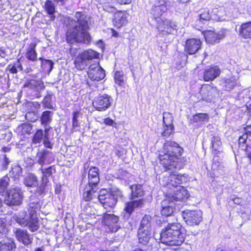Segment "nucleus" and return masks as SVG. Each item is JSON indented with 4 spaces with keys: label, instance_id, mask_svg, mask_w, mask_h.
<instances>
[{
    "label": "nucleus",
    "instance_id": "nucleus-32",
    "mask_svg": "<svg viewBox=\"0 0 251 251\" xmlns=\"http://www.w3.org/2000/svg\"><path fill=\"white\" fill-rule=\"evenodd\" d=\"M131 190V198L132 199L140 197L144 195V191L142 185L134 184L130 186Z\"/></svg>",
    "mask_w": 251,
    "mask_h": 251
},
{
    "label": "nucleus",
    "instance_id": "nucleus-3",
    "mask_svg": "<svg viewBox=\"0 0 251 251\" xmlns=\"http://www.w3.org/2000/svg\"><path fill=\"white\" fill-rule=\"evenodd\" d=\"M176 172L170 173L169 175H164L160 179V183L164 187L174 189L167 192L166 198L171 201H182L189 197V194L184 187L179 186L187 181V177L185 174H177Z\"/></svg>",
    "mask_w": 251,
    "mask_h": 251
},
{
    "label": "nucleus",
    "instance_id": "nucleus-30",
    "mask_svg": "<svg viewBox=\"0 0 251 251\" xmlns=\"http://www.w3.org/2000/svg\"><path fill=\"white\" fill-rule=\"evenodd\" d=\"M151 217L149 215H145L142 218L138 229L151 230Z\"/></svg>",
    "mask_w": 251,
    "mask_h": 251
},
{
    "label": "nucleus",
    "instance_id": "nucleus-42",
    "mask_svg": "<svg viewBox=\"0 0 251 251\" xmlns=\"http://www.w3.org/2000/svg\"><path fill=\"white\" fill-rule=\"evenodd\" d=\"M22 174V169L19 165H15L12 166L11 170L9 172L11 176L15 179H18Z\"/></svg>",
    "mask_w": 251,
    "mask_h": 251
},
{
    "label": "nucleus",
    "instance_id": "nucleus-12",
    "mask_svg": "<svg viewBox=\"0 0 251 251\" xmlns=\"http://www.w3.org/2000/svg\"><path fill=\"white\" fill-rule=\"evenodd\" d=\"M111 97L106 95H100L96 97L93 102V105L98 111H105L110 105Z\"/></svg>",
    "mask_w": 251,
    "mask_h": 251
},
{
    "label": "nucleus",
    "instance_id": "nucleus-22",
    "mask_svg": "<svg viewBox=\"0 0 251 251\" xmlns=\"http://www.w3.org/2000/svg\"><path fill=\"white\" fill-rule=\"evenodd\" d=\"M174 201H171L167 198L161 203V214L166 217L171 216L174 212Z\"/></svg>",
    "mask_w": 251,
    "mask_h": 251
},
{
    "label": "nucleus",
    "instance_id": "nucleus-31",
    "mask_svg": "<svg viewBox=\"0 0 251 251\" xmlns=\"http://www.w3.org/2000/svg\"><path fill=\"white\" fill-rule=\"evenodd\" d=\"M212 148L215 154H217L222 151V143L219 137L214 136L211 139Z\"/></svg>",
    "mask_w": 251,
    "mask_h": 251
},
{
    "label": "nucleus",
    "instance_id": "nucleus-50",
    "mask_svg": "<svg viewBox=\"0 0 251 251\" xmlns=\"http://www.w3.org/2000/svg\"><path fill=\"white\" fill-rule=\"evenodd\" d=\"M163 123L165 126H173V116L170 113H164L163 114Z\"/></svg>",
    "mask_w": 251,
    "mask_h": 251
},
{
    "label": "nucleus",
    "instance_id": "nucleus-48",
    "mask_svg": "<svg viewBox=\"0 0 251 251\" xmlns=\"http://www.w3.org/2000/svg\"><path fill=\"white\" fill-rule=\"evenodd\" d=\"M115 81L116 84L122 86L124 83V75L122 71H117L115 74Z\"/></svg>",
    "mask_w": 251,
    "mask_h": 251
},
{
    "label": "nucleus",
    "instance_id": "nucleus-24",
    "mask_svg": "<svg viewBox=\"0 0 251 251\" xmlns=\"http://www.w3.org/2000/svg\"><path fill=\"white\" fill-rule=\"evenodd\" d=\"M97 186L89 185L83 190V198L86 201H89L94 197H98Z\"/></svg>",
    "mask_w": 251,
    "mask_h": 251
},
{
    "label": "nucleus",
    "instance_id": "nucleus-38",
    "mask_svg": "<svg viewBox=\"0 0 251 251\" xmlns=\"http://www.w3.org/2000/svg\"><path fill=\"white\" fill-rule=\"evenodd\" d=\"M212 13L217 17V18H215V20L220 21L226 20V12L225 8L221 7L219 8L213 9Z\"/></svg>",
    "mask_w": 251,
    "mask_h": 251
},
{
    "label": "nucleus",
    "instance_id": "nucleus-63",
    "mask_svg": "<svg viewBox=\"0 0 251 251\" xmlns=\"http://www.w3.org/2000/svg\"><path fill=\"white\" fill-rule=\"evenodd\" d=\"M232 201H233L234 203L236 204H240L242 202V200L239 198H235L234 199H232Z\"/></svg>",
    "mask_w": 251,
    "mask_h": 251
},
{
    "label": "nucleus",
    "instance_id": "nucleus-27",
    "mask_svg": "<svg viewBox=\"0 0 251 251\" xmlns=\"http://www.w3.org/2000/svg\"><path fill=\"white\" fill-rule=\"evenodd\" d=\"M151 230L145 229H138V237L140 243L143 245L147 244L151 236Z\"/></svg>",
    "mask_w": 251,
    "mask_h": 251
},
{
    "label": "nucleus",
    "instance_id": "nucleus-57",
    "mask_svg": "<svg viewBox=\"0 0 251 251\" xmlns=\"http://www.w3.org/2000/svg\"><path fill=\"white\" fill-rule=\"evenodd\" d=\"M79 116V112L77 111L73 113V127L75 128L79 126L77 119Z\"/></svg>",
    "mask_w": 251,
    "mask_h": 251
},
{
    "label": "nucleus",
    "instance_id": "nucleus-64",
    "mask_svg": "<svg viewBox=\"0 0 251 251\" xmlns=\"http://www.w3.org/2000/svg\"><path fill=\"white\" fill-rule=\"evenodd\" d=\"M247 133H249L251 136V125L248 126L245 128Z\"/></svg>",
    "mask_w": 251,
    "mask_h": 251
},
{
    "label": "nucleus",
    "instance_id": "nucleus-60",
    "mask_svg": "<svg viewBox=\"0 0 251 251\" xmlns=\"http://www.w3.org/2000/svg\"><path fill=\"white\" fill-rule=\"evenodd\" d=\"M8 68L9 71L12 74H16L17 73V69H16L14 64L13 65H9Z\"/></svg>",
    "mask_w": 251,
    "mask_h": 251
},
{
    "label": "nucleus",
    "instance_id": "nucleus-29",
    "mask_svg": "<svg viewBox=\"0 0 251 251\" xmlns=\"http://www.w3.org/2000/svg\"><path fill=\"white\" fill-rule=\"evenodd\" d=\"M24 183L27 187H37L38 183L37 177L33 174H29L25 177Z\"/></svg>",
    "mask_w": 251,
    "mask_h": 251
},
{
    "label": "nucleus",
    "instance_id": "nucleus-49",
    "mask_svg": "<svg viewBox=\"0 0 251 251\" xmlns=\"http://www.w3.org/2000/svg\"><path fill=\"white\" fill-rule=\"evenodd\" d=\"M51 99H52V95L48 94L44 99V100L42 101L43 104L44 106L48 109H52L53 106L51 104Z\"/></svg>",
    "mask_w": 251,
    "mask_h": 251
},
{
    "label": "nucleus",
    "instance_id": "nucleus-16",
    "mask_svg": "<svg viewBox=\"0 0 251 251\" xmlns=\"http://www.w3.org/2000/svg\"><path fill=\"white\" fill-rule=\"evenodd\" d=\"M24 87H28L30 89L34 90L37 92L35 94V97L37 98H39L41 97L40 92L44 89L45 86L41 80L30 79L25 83Z\"/></svg>",
    "mask_w": 251,
    "mask_h": 251
},
{
    "label": "nucleus",
    "instance_id": "nucleus-15",
    "mask_svg": "<svg viewBox=\"0 0 251 251\" xmlns=\"http://www.w3.org/2000/svg\"><path fill=\"white\" fill-rule=\"evenodd\" d=\"M201 43L199 39L191 38L186 40L185 45V51L188 54H195L201 48Z\"/></svg>",
    "mask_w": 251,
    "mask_h": 251
},
{
    "label": "nucleus",
    "instance_id": "nucleus-1",
    "mask_svg": "<svg viewBox=\"0 0 251 251\" xmlns=\"http://www.w3.org/2000/svg\"><path fill=\"white\" fill-rule=\"evenodd\" d=\"M182 151L183 149L177 143L171 141H166L159 156L160 163L165 171L175 172L183 167L184 164L180 158Z\"/></svg>",
    "mask_w": 251,
    "mask_h": 251
},
{
    "label": "nucleus",
    "instance_id": "nucleus-17",
    "mask_svg": "<svg viewBox=\"0 0 251 251\" xmlns=\"http://www.w3.org/2000/svg\"><path fill=\"white\" fill-rule=\"evenodd\" d=\"M15 233L17 240L25 245L27 246L32 243V236L30 235L27 230L18 229L16 230Z\"/></svg>",
    "mask_w": 251,
    "mask_h": 251
},
{
    "label": "nucleus",
    "instance_id": "nucleus-23",
    "mask_svg": "<svg viewBox=\"0 0 251 251\" xmlns=\"http://www.w3.org/2000/svg\"><path fill=\"white\" fill-rule=\"evenodd\" d=\"M99 170L95 167H91L88 172V184L97 186L100 181Z\"/></svg>",
    "mask_w": 251,
    "mask_h": 251
},
{
    "label": "nucleus",
    "instance_id": "nucleus-37",
    "mask_svg": "<svg viewBox=\"0 0 251 251\" xmlns=\"http://www.w3.org/2000/svg\"><path fill=\"white\" fill-rule=\"evenodd\" d=\"M36 46V44L32 43L28 48L26 53V57L28 60L35 61L37 59V53L35 50Z\"/></svg>",
    "mask_w": 251,
    "mask_h": 251
},
{
    "label": "nucleus",
    "instance_id": "nucleus-28",
    "mask_svg": "<svg viewBox=\"0 0 251 251\" xmlns=\"http://www.w3.org/2000/svg\"><path fill=\"white\" fill-rule=\"evenodd\" d=\"M114 22L115 26L120 28L126 25L127 20L125 14L122 12L115 13L114 16Z\"/></svg>",
    "mask_w": 251,
    "mask_h": 251
},
{
    "label": "nucleus",
    "instance_id": "nucleus-20",
    "mask_svg": "<svg viewBox=\"0 0 251 251\" xmlns=\"http://www.w3.org/2000/svg\"><path fill=\"white\" fill-rule=\"evenodd\" d=\"M238 84V79L234 76H231L229 78H223L221 83L223 89L227 91L232 90Z\"/></svg>",
    "mask_w": 251,
    "mask_h": 251
},
{
    "label": "nucleus",
    "instance_id": "nucleus-58",
    "mask_svg": "<svg viewBox=\"0 0 251 251\" xmlns=\"http://www.w3.org/2000/svg\"><path fill=\"white\" fill-rule=\"evenodd\" d=\"M47 134H48V131L47 130H45V139L44 140V145L47 148H51L52 145L50 143L48 138L47 137Z\"/></svg>",
    "mask_w": 251,
    "mask_h": 251
},
{
    "label": "nucleus",
    "instance_id": "nucleus-35",
    "mask_svg": "<svg viewBox=\"0 0 251 251\" xmlns=\"http://www.w3.org/2000/svg\"><path fill=\"white\" fill-rule=\"evenodd\" d=\"M27 226L29 229L32 232H34L38 229L39 225L38 220L36 218V215H34V213H32V214L30 215V221Z\"/></svg>",
    "mask_w": 251,
    "mask_h": 251
},
{
    "label": "nucleus",
    "instance_id": "nucleus-26",
    "mask_svg": "<svg viewBox=\"0 0 251 251\" xmlns=\"http://www.w3.org/2000/svg\"><path fill=\"white\" fill-rule=\"evenodd\" d=\"M16 248L12 239H5L0 242V251H13Z\"/></svg>",
    "mask_w": 251,
    "mask_h": 251
},
{
    "label": "nucleus",
    "instance_id": "nucleus-45",
    "mask_svg": "<svg viewBox=\"0 0 251 251\" xmlns=\"http://www.w3.org/2000/svg\"><path fill=\"white\" fill-rule=\"evenodd\" d=\"M9 178L4 176L0 179V194L2 195L9 184Z\"/></svg>",
    "mask_w": 251,
    "mask_h": 251
},
{
    "label": "nucleus",
    "instance_id": "nucleus-21",
    "mask_svg": "<svg viewBox=\"0 0 251 251\" xmlns=\"http://www.w3.org/2000/svg\"><path fill=\"white\" fill-rule=\"evenodd\" d=\"M204 35L206 42L212 44L219 42L225 37L223 32L217 33L213 31H206Z\"/></svg>",
    "mask_w": 251,
    "mask_h": 251
},
{
    "label": "nucleus",
    "instance_id": "nucleus-46",
    "mask_svg": "<svg viewBox=\"0 0 251 251\" xmlns=\"http://www.w3.org/2000/svg\"><path fill=\"white\" fill-rule=\"evenodd\" d=\"M251 136L249 133H247V132L243 134L242 136H241L239 138V146L242 148L243 150H245L246 149L247 145L246 144L247 142V140L248 138Z\"/></svg>",
    "mask_w": 251,
    "mask_h": 251
},
{
    "label": "nucleus",
    "instance_id": "nucleus-62",
    "mask_svg": "<svg viewBox=\"0 0 251 251\" xmlns=\"http://www.w3.org/2000/svg\"><path fill=\"white\" fill-rule=\"evenodd\" d=\"M14 64L15 65L16 69H17V71L18 70H19V71L22 70L23 68H22V65L19 60L16 61V62L14 63Z\"/></svg>",
    "mask_w": 251,
    "mask_h": 251
},
{
    "label": "nucleus",
    "instance_id": "nucleus-19",
    "mask_svg": "<svg viewBox=\"0 0 251 251\" xmlns=\"http://www.w3.org/2000/svg\"><path fill=\"white\" fill-rule=\"evenodd\" d=\"M238 35L243 39H251V21L243 23L240 25Z\"/></svg>",
    "mask_w": 251,
    "mask_h": 251
},
{
    "label": "nucleus",
    "instance_id": "nucleus-14",
    "mask_svg": "<svg viewBox=\"0 0 251 251\" xmlns=\"http://www.w3.org/2000/svg\"><path fill=\"white\" fill-rule=\"evenodd\" d=\"M176 23L171 20H165L158 22L157 28L163 34H171L174 30L177 29Z\"/></svg>",
    "mask_w": 251,
    "mask_h": 251
},
{
    "label": "nucleus",
    "instance_id": "nucleus-56",
    "mask_svg": "<svg viewBox=\"0 0 251 251\" xmlns=\"http://www.w3.org/2000/svg\"><path fill=\"white\" fill-rule=\"evenodd\" d=\"M48 182V181L42 179V184L40 185L39 187L37 188V192L39 194L41 195L45 193Z\"/></svg>",
    "mask_w": 251,
    "mask_h": 251
},
{
    "label": "nucleus",
    "instance_id": "nucleus-33",
    "mask_svg": "<svg viewBox=\"0 0 251 251\" xmlns=\"http://www.w3.org/2000/svg\"><path fill=\"white\" fill-rule=\"evenodd\" d=\"M103 10L109 13H115L116 8L114 3V0H101Z\"/></svg>",
    "mask_w": 251,
    "mask_h": 251
},
{
    "label": "nucleus",
    "instance_id": "nucleus-41",
    "mask_svg": "<svg viewBox=\"0 0 251 251\" xmlns=\"http://www.w3.org/2000/svg\"><path fill=\"white\" fill-rule=\"evenodd\" d=\"M40 208V204L39 203V200L36 199L32 201H31L29 204L28 212L29 214L31 215L32 213H34L36 215V212L37 210Z\"/></svg>",
    "mask_w": 251,
    "mask_h": 251
},
{
    "label": "nucleus",
    "instance_id": "nucleus-9",
    "mask_svg": "<svg viewBox=\"0 0 251 251\" xmlns=\"http://www.w3.org/2000/svg\"><path fill=\"white\" fill-rule=\"evenodd\" d=\"M102 221L110 232H116L120 228L119 217L114 214L105 213L103 216Z\"/></svg>",
    "mask_w": 251,
    "mask_h": 251
},
{
    "label": "nucleus",
    "instance_id": "nucleus-8",
    "mask_svg": "<svg viewBox=\"0 0 251 251\" xmlns=\"http://www.w3.org/2000/svg\"><path fill=\"white\" fill-rule=\"evenodd\" d=\"M174 1L167 0H158L155 1L151 8V13L156 19L159 18L164 12L174 5Z\"/></svg>",
    "mask_w": 251,
    "mask_h": 251
},
{
    "label": "nucleus",
    "instance_id": "nucleus-10",
    "mask_svg": "<svg viewBox=\"0 0 251 251\" xmlns=\"http://www.w3.org/2000/svg\"><path fill=\"white\" fill-rule=\"evenodd\" d=\"M88 75L91 80L99 81L104 78L105 71L100 66L98 62L96 64H91L89 66Z\"/></svg>",
    "mask_w": 251,
    "mask_h": 251
},
{
    "label": "nucleus",
    "instance_id": "nucleus-53",
    "mask_svg": "<svg viewBox=\"0 0 251 251\" xmlns=\"http://www.w3.org/2000/svg\"><path fill=\"white\" fill-rule=\"evenodd\" d=\"M30 221V215H26L24 218H18L17 220V223H18L22 226H27Z\"/></svg>",
    "mask_w": 251,
    "mask_h": 251
},
{
    "label": "nucleus",
    "instance_id": "nucleus-52",
    "mask_svg": "<svg viewBox=\"0 0 251 251\" xmlns=\"http://www.w3.org/2000/svg\"><path fill=\"white\" fill-rule=\"evenodd\" d=\"M10 162V160L6 156V155H3V158H2L1 166L0 169L1 171L6 170L8 168V166Z\"/></svg>",
    "mask_w": 251,
    "mask_h": 251
},
{
    "label": "nucleus",
    "instance_id": "nucleus-51",
    "mask_svg": "<svg viewBox=\"0 0 251 251\" xmlns=\"http://www.w3.org/2000/svg\"><path fill=\"white\" fill-rule=\"evenodd\" d=\"M44 136L42 130H38L33 136L32 142L34 144L40 143L43 140Z\"/></svg>",
    "mask_w": 251,
    "mask_h": 251
},
{
    "label": "nucleus",
    "instance_id": "nucleus-34",
    "mask_svg": "<svg viewBox=\"0 0 251 251\" xmlns=\"http://www.w3.org/2000/svg\"><path fill=\"white\" fill-rule=\"evenodd\" d=\"M44 8L48 14L50 15V20L53 21L55 17L53 15L55 12V7L52 1L50 0H47L45 4Z\"/></svg>",
    "mask_w": 251,
    "mask_h": 251
},
{
    "label": "nucleus",
    "instance_id": "nucleus-55",
    "mask_svg": "<svg viewBox=\"0 0 251 251\" xmlns=\"http://www.w3.org/2000/svg\"><path fill=\"white\" fill-rule=\"evenodd\" d=\"M164 128V131L162 135L164 137H168L173 132L174 126H165Z\"/></svg>",
    "mask_w": 251,
    "mask_h": 251
},
{
    "label": "nucleus",
    "instance_id": "nucleus-5",
    "mask_svg": "<svg viewBox=\"0 0 251 251\" xmlns=\"http://www.w3.org/2000/svg\"><path fill=\"white\" fill-rule=\"evenodd\" d=\"M99 53L92 50H88L79 54L75 59V67L79 70H84L88 65L89 61L99 57Z\"/></svg>",
    "mask_w": 251,
    "mask_h": 251
},
{
    "label": "nucleus",
    "instance_id": "nucleus-61",
    "mask_svg": "<svg viewBox=\"0 0 251 251\" xmlns=\"http://www.w3.org/2000/svg\"><path fill=\"white\" fill-rule=\"evenodd\" d=\"M114 1L120 4H127L131 2V0H114Z\"/></svg>",
    "mask_w": 251,
    "mask_h": 251
},
{
    "label": "nucleus",
    "instance_id": "nucleus-2",
    "mask_svg": "<svg viewBox=\"0 0 251 251\" xmlns=\"http://www.w3.org/2000/svg\"><path fill=\"white\" fill-rule=\"evenodd\" d=\"M75 17V25L70 27L66 33L67 42L70 44H90L91 37L88 32V24L89 17L84 12H76Z\"/></svg>",
    "mask_w": 251,
    "mask_h": 251
},
{
    "label": "nucleus",
    "instance_id": "nucleus-25",
    "mask_svg": "<svg viewBox=\"0 0 251 251\" xmlns=\"http://www.w3.org/2000/svg\"><path fill=\"white\" fill-rule=\"evenodd\" d=\"M144 203L143 199H139L127 202L125 207V210L127 213L130 215L135 208L141 207Z\"/></svg>",
    "mask_w": 251,
    "mask_h": 251
},
{
    "label": "nucleus",
    "instance_id": "nucleus-47",
    "mask_svg": "<svg viewBox=\"0 0 251 251\" xmlns=\"http://www.w3.org/2000/svg\"><path fill=\"white\" fill-rule=\"evenodd\" d=\"M211 15L209 13V11L207 9H204L199 15V21L202 24L205 22L208 21L210 19Z\"/></svg>",
    "mask_w": 251,
    "mask_h": 251
},
{
    "label": "nucleus",
    "instance_id": "nucleus-13",
    "mask_svg": "<svg viewBox=\"0 0 251 251\" xmlns=\"http://www.w3.org/2000/svg\"><path fill=\"white\" fill-rule=\"evenodd\" d=\"M55 159L54 154L47 150L38 152L36 156L37 162L43 167L44 165L51 164Z\"/></svg>",
    "mask_w": 251,
    "mask_h": 251
},
{
    "label": "nucleus",
    "instance_id": "nucleus-6",
    "mask_svg": "<svg viewBox=\"0 0 251 251\" xmlns=\"http://www.w3.org/2000/svg\"><path fill=\"white\" fill-rule=\"evenodd\" d=\"M98 199L103 207L107 210L112 209L117 201V196L115 194L107 192L106 190L100 191Z\"/></svg>",
    "mask_w": 251,
    "mask_h": 251
},
{
    "label": "nucleus",
    "instance_id": "nucleus-44",
    "mask_svg": "<svg viewBox=\"0 0 251 251\" xmlns=\"http://www.w3.org/2000/svg\"><path fill=\"white\" fill-rule=\"evenodd\" d=\"M208 119V116L206 114L199 113L193 116L190 119L191 123H197L207 121Z\"/></svg>",
    "mask_w": 251,
    "mask_h": 251
},
{
    "label": "nucleus",
    "instance_id": "nucleus-59",
    "mask_svg": "<svg viewBox=\"0 0 251 251\" xmlns=\"http://www.w3.org/2000/svg\"><path fill=\"white\" fill-rule=\"evenodd\" d=\"M104 123L106 125L112 126H114V125H116V123L114 122V121L109 118L105 119Z\"/></svg>",
    "mask_w": 251,
    "mask_h": 251
},
{
    "label": "nucleus",
    "instance_id": "nucleus-43",
    "mask_svg": "<svg viewBox=\"0 0 251 251\" xmlns=\"http://www.w3.org/2000/svg\"><path fill=\"white\" fill-rule=\"evenodd\" d=\"M224 168L222 160L217 156H214L213 159L212 169L213 170H222Z\"/></svg>",
    "mask_w": 251,
    "mask_h": 251
},
{
    "label": "nucleus",
    "instance_id": "nucleus-7",
    "mask_svg": "<svg viewBox=\"0 0 251 251\" xmlns=\"http://www.w3.org/2000/svg\"><path fill=\"white\" fill-rule=\"evenodd\" d=\"M182 216L186 223L191 226L199 225L202 220V212L200 210H185L182 212Z\"/></svg>",
    "mask_w": 251,
    "mask_h": 251
},
{
    "label": "nucleus",
    "instance_id": "nucleus-54",
    "mask_svg": "<svg viewBox=\"0 0 251 251\" xmlns=\"http://www.w3.org/2000/svg\"><path fill=\"white\" fill-rule=\"evenodd\" d=\"M6 224L4 219H0V238H3L6 234Z\"/></svg>",
    "mask_w": 251,
    "mask_h": 251
},
{
    "label": "nucleus",
    "instance_id": "nucleus-4",
    "mask_svg": "<svg viewBox=\"0 0 251 251\" xmlns=\"http://www.w3.org/2000/svg\"><path fill=\"white\" fill-rule=\"evenodd\" d=\"M180 229L181 225L178 223L168 224L160 233L161 242L169 246H180L184 240Z\"/></svg>",
    "mask_w": 251,
    "mask_h": 251
},
{
    "label": "nucleus",
    "instance_id": "nucleus-39",
    "mask_svg": "<svg viewBox=\"0 0 251 251\" xmlns=\"http://www.w3.org/2000/svg\"><path fill=\"white\" fill-rule=\"evenodd\" d=\"M41 171L43 176L42 179L48 181V177L50 176L53 173L55 172V169L53 166H50L48 168L45 169L41 167L40 169Z\"/></svg>",
    "mask_w": 251,
    "mask_h": 251
},
{
    "label": "nucleus",
    "instance_id": "nucleus-40",
    "mask_svg": "<svg viewBox=\"0 0 251 251\" xmlns=\"http://www.w3.org/2000/svg\"><path fill=\"white\" fill-rule=\"evenodd\" d=\"M39 60L42 61V68L43 70L48 73H50L53 68L54 63L50 60L44 59L40 58Z\"/></svg>",
    "mask_w": 251,
    "mask_h": 251
},
{
    "label": "nucleus",
    "instance_id": "nucleus-36",
    "mask_svg": "<svg viewBox=\"0 0 251 251\" xmlns=\"http://www.w3.org/2000/svg\"><path fill=\"white\" fill-rule=\"evenodd\" d=\"M53 114V113L50 111L43 112L40 118L41 124L44 126L49 124L51 121Z\"/></svg>",
    "mask_w": 251,
    "mask_h": 251
},
{
    "label": "nucleus",
    "instance_id": "nucleus-18",
    "mask_svg": "<svg viewBox=\"0 0 251 251\" xmlns=\"http://www.w3.org/2000/svg\"><path fill=\"white\" fill-rule=\"evenodd\" d=\"M221 70L217 66L206 69L203 72V79L205 81L214 80L220 75Z\"/></svg>",
    "mask_w": 251,
    "mask_h": 251
},
{
    "label": "nucleus",
    "instance_id": "nucleus-11",
    "mask_svg": "<svg viewBox=\"0 0 251 251\" xmlns=\"http://www.w3.org/2000/svg\"><path fill=\"white\" fill-rule=\"evenodd\" d=\"M22 201L20 190L18 188H12L7 192L4 201L8 205H15L20 204Z\"/></svg>",
    "mask_w": 251,
    "mask_h": 251
}]
</instances>
